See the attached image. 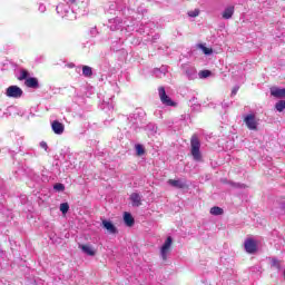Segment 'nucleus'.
Here are the masks:
<instances>
[{
  "mask_svg": "<svg viewBox=\"0 0 285 285\" xmlns=\"http://www.w3.org/2000/svg\"><path fill=\"white\" fill-rule=\"evenodd\" d=\"M187 14H188V17H191V18L199 17V9L188 11Z\"/></svg>",
  "mask_w": 285,
  "mask_h": 285,
  "instance_id": "24",
  "label": "nucleus"
},
{
  "mask_svg": "<svg viewBox=\"0 0 285 285\" xmlns=\"http://www.w3.org/2000/svg\"><path fill=\"white\" fill-rule=\"evenodd\" d=\"M244 246H245L246 253L253 254L257 252V243H255L253 238L246 239Z\"/></svg>",
  "mask_w": 285,
  "mask_h": 285,
  "instance_id": "6",
  "label": "nucleus"
},
{
  "mask_svg": "<svg viewBox=\"0 0 285 285\" xmlns=\"http://www.w3.org/2000/svg\"><path fill=\"white\" fill-rule=\"evenodd\" d=\"M24 86H26L27 88H39V79L29 77V78L24 81Z\"/></svg>",
  "mask_w": 285,
  "mask_h": 285,
  "instance_id": "12",
  "label": "nucleus"
},
{
  "mask_svg": "<svg viewBox=\"0 0 285 285\" xmlns=\"http://www.w3.org/2000/svg\"><path fill=\"white\" fill-rule=\"evenodd\" d=\"M79 248L82 253L89 255V257H95L97 255V250H95L90 245H79Z\"/></svg>",
  "mask_w": 285,
  "mask_h": 285,
  "instance_id": "8",
  "label": "nucleus"
},
{
  "mask_svg": "<svg viewBox=\"0 0 285 285\" xmlns=\"http://www.w3.org/2000/svg\"><path fill=\"white\" fill-rule=\"evenodd\" d=\"M40 146H41V148H43L45 150H48V144L41 142Z\"/></svg>",
  "mask_w": 285,
  "mask_h": 285,
  "instance_id": "26",
  "label": "nucleus"
},
{
  "mask_svg": "<svg viewBox=\"0 0 285 285\" xmlns=\"http://www.w3.org/2000/svg\"><path fill=\"white\" fill-rule=\"evenodd\" d=\"M168 184L169 186H173V188H179V189L188 188V185L181 180L169 179Z\"/></svg>",
  "mask_w": 285,
  "mask_h": 285,
  "instance_id": "10",
  "label": "nucleus"
},
{
  "mask_svg": "<svg viewBox=\"0 0 285 285\" xmlns=\"http://www.w3.org/2000/svg\"><path fill=\"white\" fill-rule=\"evenodd\" d=\"M130 200L132 203V206H141V196H139V194L134 193L130 195Z\"/></svg>",
  "mask_w": 285,
  "mask_h": 285,
  "instance_id": "14",
  "label": "nucleus"
},
{
  "mask_svg": "<svg viewBox=\"0 0 285 285\" xmlns=\"http://www.w3.org/2000/svg\"><path fill=\"white\" fill-rule=\"evenodd\" d=\"M271 262H272V266L274 268H277L278 271H281L282 265H281V263H279V261L277 258H271Z\"/></svg>",
  "mask_w": 285,
  "mask_h": 285,
  "instance_id": "22",
  "label": "nucleus"
},
{
  "mask_svg": "<svg viewBox=\"0 0 285 285\" xmlns=\"http://www.w3.org/2000/svg\"><path fill=\"white\" fill-rule=\"evenodd\" d=\"M136 155L138 157H141L142 155H146V149H144L142 145H136Z\"/></svg>",
  "mask_w": 285,
  "mask_h": 285,
  "instance_id": "19",
  "label": "nucleus"
},
{
  "mask_svg": "<svg viewBox=\"0 0 285 285\" xmlns=\"http://www.w3.org/2000/svg\"><path fill=\"white\" fill-rule=\"evenodd\" d=\"M158 95H159V99H160L161 104H164V106H171V107L177 106V102L173 101V99H170L168 97V95L166 94V88L159 87Z\"/></svg>",
  "mask_w": 285,
  "mask_h": 285,
  "instance_id": "4",
  "label": "nucleus"
},
{
  "mask_svg": "<svg viewBox=\"0 0 285 285\" xmlns=\"http://www.w3.org/2000/svg\"><path fill=\"white\" fill-rule=\"evenodd\" d=\"M210 215H224V209L222 207L214 206L210 208Z\"/></svg>",
  "mask_w": 285,
  "mask_h": 285,
  "instance_id": "18",
  "label": "nucleus"
},
{
  "mask_svg": "<svg viewBox=\"0 0 285 285\" xmlns=\"http://www.w3.org/2000/svg\"><path fill=\"white\" fill-rule=\"evenodd\" d=\"M71 3H77V0H70Z\"/></svg>",
  "mask_w": 285,
  "mask_h": 285,
  "instance_id": "28",
  "label": "nucleus"
},
{
  "mask_svg": "<svg viewBox=\"0 0 285 285\" xmlns=\"http://www.w3.org/2000/svg\"><path fill=\"white\" fill-rule=\"evenodd\" d=\"M232 95H237V89H234V90L232 91Z\"/></svg>",
  "mask_w": 285,
  "mask_h": 285,
  "instance_id": "27",
  "label": "nucleus"
},
{
  "mask_svg": "<svg viewBox=\"0 0 285 285\" xmlns=\"http://www.w3.org/2000/svg\"><path fill=\"white\" fill-rule=\"evenodd\" d=\"M275 109L277 112H284L285 110V100H279L275 104Z\"/></svg>",
  "mask_w": 285,
  "mask_h": 285,
  "instance_id": "16",
  "label": "nucleus"
},
{
  "mask_svg": "<svg viewBox=\"0 0 285 285\" xmlns=\"http://www.w3.org/2000/svg\"><path fill=\"white\" fill-rule=\"evenodd\" d=\"M284 277H285V269H284Z\"/></svg>",
  "mask_w": 285,
  "mask_h": 285,
  "instance_id": "29",
  "label": "nucleus"
},
{
  "mask_svg": "<svg viewBox=\"0 0 285 285\" xmlns=\"http://www.w3.org/2000/svg\"><path fill=\"white\" fill-rule=\"evenodd\" d=\"M53 189L57 190V193H63V190H66V185L58 183V184L53 185Z\"/></svg>",
  "mask_w": 285,
  "mask_h": 285,
  "instance_id": "20",
  "label": "nucleus"
},
{
  "mask_svg": "<svg viewBox=\"0 0 285 285\" xmlns=\"http://www.w3.org/2000/svg\"><path fill=\"white\" fill-rule=\"evenodd\" d=\"M102 226H104V228H106V230H108V233H110L111 235H116L117 227L115 226V224H112V222L102 220Z\"/></svg>",
  "mask_w": 285,
  "mask_h": 285,
  "instance_id": "9",
  "label": "nucleus"
},
{
  "mask_svg": "<svg viewBox=\"0 0 285 285\" xmlns=\"http://www.w3.org/2000/svg\"><path fill=\"white\" fill-rule=\"evenodd\" d=\"M60 210L62 212V215H66L70 210V205H68V203L60 204Z\"/></svg>",
  "mask_w": 285,
  "mask_h": 285,
  "instance_id": "21",
  "label": "nucleus"
},
{
  "mask_svg": "<svg viewBox=\"0 0 285 285\" xmlns=\"http://www.w3.org/2000/svg\"><path fill=\"white\" fill-rule=\"evenodd\" d=\"M244 124H246L248 130H257V120L255 119L254 114L245 116Z\"/></svg>",
  "mask_w": 285,
  "mask_h": 285,
  "instance_id": "5",
  "label": "nucleus"
},
{
  "mask_svg": "<svg viewBox=\"0 0 285 285\" xmlns=\"http://www.w3.org/2000/svg\"><path fill=\"white\" fill-rule=\"evenodd\" d=\"M173 246V237H167L165 243L163 244L160 248V256L166 262L168 259V255L170 254L171 247Z\"/></svg>",
  "mask_w": 285,
  "mask_h": 285,
  "instance_id": "3",
  "label": "nucleus"
},
{
  "mask_svg": "<svg viewBox=\"0 0 285 285\" xmlns=\"http://www.w3.org/2000/svg\"><path fill=\"white\" fill-rule=\"evenodd\" d=\"M51 128L56 135H63V124L59 122L58 120H53L51 124Z\"/></svg>",
  "mask_w": 285,
  "mask_h": 285,
  "instance_id": "7",
  "label": "nucleus"
},
{
  "mask_svg": "<svg viewBox=\"0 0 285 285\" xmlns=\"http://www.w3.org/2000/svg\"><path fill=\"white\" fill-rule=\"evenodd\" d=\"M6 95L12 99H19L23 97V89L19 86H10L7 88Z\"/></svg>",
  "mask_w": 285,
  "mask_h": 285,
  "instance_id": "2",
  "label": "nucleus"
},
{
  "mask_svg": "<svg viewBox=\"0 0 285 285\" xmlns=\"http://www.w3.org/2000/svg\"><path fill=\"white\" fill-rule=\"evenodd\" d=\"M202 141L197 135H193L190 138V154L195 161H202Z\"/></svg>",
  "mask_w": 285,
  "mask_h": 285,
  "instance_id": "1",
  "label": "nucleus"
},
{
  "mask_svg": "<svg viewBox=\"0 0 285 285\" xmlns=\"http://www.w3.org/2000/svg\"><path fill=\"white\" fill-rule=\"evenodd\" d=\"M204 55H213V49L202 46Z\"/></svg>",
  "mask_w": 285,
  "mask_h": 285,
  "instance_id": "25",
  "label": "nucleus"
},
{
  "mask_svg": "<svg viewBox=\"0 0 285 285\" xmlns=\"http://www.w3.org/2000/svg\"><path fill=\"white\" fill-rule=\"evenodd\" d=\"M210 75H212L210 70H202L199 72L200 79H207V77H210Z\"/></svg>",
  "mask_w": 285,
  "mask_h": 285,
  "instance_id": "23",
  "label": "nucleus"
},
{
  "mask_svg": "<svg viewBox=\"0 0 285 285\" xmlns=\"http://www.w3.org/2000/svg\"><path fill=\"white\" fill-rule=\"evenodd\" d=\"M233 14H235V7L229 6L223 11V19H233Z\"/></svg>",
  "mask_w": 285,
  "mask_h": 285,
  "instance_id": "11",
  "label": "nucleus"
},
{
  "mask_svg": "<svg viewBox=\"0 0 285 285\" xmlns=\"http://www.w3.org/2000/svg\"><path fill=\"white\" fill-rule=\"evenodd\" d=\"M30 78V72L26 69L20 70V76L18 77V81H26Z\"/></svg>",
  "mask_w": 285,
  "mask_h": 285,
  "instance_id": "15",
  "label": "nucleus"
},
{
  "mask_svg": "<svg viewBox=\"0 0 285 285\" xmlns=\"http://www.w3.org/2000/svg\"><path fill=\"white\" fill-rule=\"evenodd\" d=\"M82 75H83V77H92V68L89 66H83Z\"/></svg>",
  "mask_w": 285,
  "mask_h": 285,
  "instance_id": "17",
  "label": "nucleus"
},
{
  "mask_svg": "<svg viewBox=\"0 0 285 285\" xmlns=\"http://www.w3.org/2000/svg\"><path fill=\"white\" fill-rule=\"evenodd\" d=\"M124 222L126 224V226H135V218L132 217L131 213L125 212L124 213Z\"/></svg>",
  "mask_w": 285,
  "mask_h": 285,
  "instance_id": "13",
  "label": "nucleus"
}]
</instances>
